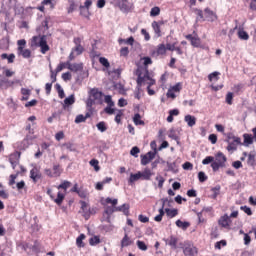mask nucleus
<instances>
[{
    "mask_svg": "<svg viewBox=\"0 0 256 256\" xmlns=\"http://www.w3.org/2000/svg\"><path fill=\"white\" fill-rule=\"evenodd\" d=\"M229 223H231V218L227 214L221 216L218 220V225H220V227H223L224 229H227L230 226Z\"/></svg>",
    "mask_w": 256,
    "mask_h": 256,
    "instance_id": "nucleus-14",
    "label": "nucleus"
},
{
    "mask_svg": "<svg viewBox=\"0 0 256 256\" xmlns=\"http://www.w3.org/2000/svg\"><path fill=\"white\" fill-rule=\"evenodd\" d=\"M162 207L158 210L159 215L154 217V221L157 223H161L163 221V216L165 215V203H173V200H169L168 198H162Z\"/></svg>",
    "mask_w": 256,
    "mask_h": 256,
    "instance_id": "nucleus-4",
    "label": "nucleus"
},
{
    "mask_svg": "<svg viewBox=\"0 0 256 256\" xmlns=\"http://www.w3.org/2000/svg\"><path fill=\"white\" fill-rule=\"evenodd\" d=\"M160 13H161V8L155 6L150 11V17H157L160 15Z\"/></svg>",
    "mask_w": 256,
    "mask_h": 256,
    "instance_id": "nucleus-45",
    "label": "nucleus"
},
{
    "mask_svg": "<svg viewBox=\"0 0 256 256\" xmlns=\"http://www.w3.org/2000/svg\"><path fill=\"white\" fill-rule=\"evenodd\" d=\"M72 51L76 53V55H81L83 51H85V49L83 48V46L78 45V46H75V48H73Z\"/></svg>",
    "mask_w": 256,
    "mask_h": 256,
    "instance_id": "nucleus-57",
    "label": "nucleus"
},
{
    "mask_svg": "<svg viewBox=\"0 0 256 256\" xmlns=\"http://www.w3.org/2000/svg\"><path fill=\"white\" fill-rule=\"evenodd\" d=\"M92 5H93L92 0H86L84 3V6L83 5L79 6L80 15H82V17L89 18V9L91 8Z\"/></svg>",
    "mask_w": 256,
    "mask_h": 256,
    "instance_id": "nucleus-5",
    "label": "nucleus"
},
{
    "mask_svg": "<svg viewBox=\"0 0 256 256\" xmlns=\"http://www.w3.org/2000/svg\"><path fill=\"white\" fill-rule=\"evenodd\" d=\"M184 121L185 123H187L188 127H195L197 123V118H195V116L188 114L184 117Z\"/></svg>",
    "mask_w": 256,
    "mask_h": 256,
    "instance_id": "nucleus-21",
    "label": "nucleus"
},
{
    "mask_svg": "<svg viewBox=\"0 0 256 256\" xmlns=\"http://www.w3.org/2000/svg\"><path fill=\"white\" fill-rule=\"evenodd\" d=\"M165 213L167 217H170V219H173V217H177V215H179V211L177 209L165 208Z\"/></svg>",
    "mask_w": 256,
    "mask_h": 256,
    "instance_id": "nucleus-30",
    "label": "nucleus"
},
{
    "mask_svg": "<svg viewBox=\"0 0 256 256\" xmlns=\"http://www.w3.org/2000/svg\"><path fill=\"white\" fill-rule=\"evenodd\" d=\"M66 67H67V69H69V71H72L73 73L83 71V63H73L72 64L70 61H67Z\"/></svg>",
    "mask_w": 256,
    "mask_h": 256,
    "instance_id": "nucleus-8",
    "label": "nucleus"
},
{
    "mask_svg": "<svg viewBox=\"0 0 256 256\" xmlns=\"http://www.w3.org/2000/svg\"><path fill=\"white\" fill-rule=\"evenodd\" d=\"M93 105H95V100L93 98L89 97L86 101L87 109L93 110Z\"/></svg>",
    "mask_w": 256,
    "mask_h": 256,
    "instance_id": "nucleus-56",
    "label": "nucleus"
},
{
    "mask_svg": "<svg viewBox=\"0 0 256 256\" xmlns=\"http://www.w3.org/2000/svg\"><path fill=\"white\" fill-rule=\"evenodd\" d=\"M226 103L228 105H233V94L232 92H228L226 95Z\"/></svg>",
    "mask_w": 256,
    "mask_h": 256,
    "instance_id": "nucleus-60",
    "label": "nucleus"
},
{
    "mask_svg": "<svg viewBox=\"0 0 256 256\" xmlns=\"http://www.w3.org/2000/svg\"><path fill=\"white\" fill-rule=\"evenodd\" d=\"M242 155L244 157H248V159H247L248 167H255V165H256V152L255 151H251L250 153L243 152Z\"/></svg>",
    "mask_w": 256,
    "mask_h": 256,
    "instance_id": "nucleus-7",
    "label": "nucleus"
},
{
    "mask_svg": "<svg viewBox=\"0 0 256 256\" xmlns=\"http://www.w3.org/2000/svg\"><path fill=\"white\" fill-rule=\"evenodd\" d=\"M136 245H137L138 249H140V251H147V244H145V242L138 240L136 242Z\"/></svg>",
    "mask_w": 256,
    "mask_h": 256,
    "instance_id": "nucleus-52",
    "label": "nucleus"
},
{
    "mask_svg": "<svg viewBox=\"0 0 256 256\" xmlns=\"http://www.w3.org/2000/svg\"><path fill=\"white\" fill-rule=\"evenodd\" d=\"M139 153H141V150L137 146L132 147L130 150V155H132V157H139Z\"/></svg>",
    "mask_w": 256,
    "mask_h": 256,
    "instance_id": "nucleus-47",
    "label": "nucleus"
},
{
    "mask_svg": "<svg viewBox=\"0 0 256 256\" xmlns=\"http://www.w3.org/2000/svg\"><path fill=\"white\" fill-rule=\"evenodd\" d=\"M18 55H21L24 59L31 58V50L18 47Z\"/></svg>",
    "mask_w": 256,
    "mask_h": 256,
    "instance_id": "nucleus-22",
    "label": "nucleus"
},
{
    "mask_svg": "<svg viewBox=\"0 0 256 256\" xmlns=\"http://www.w3.org/2000/svg\"><path fill=\"white\" fill-rule=\"evenodd\" d=\"M141 179V171L137 172L136 174L131 173L128 179L129 185H133L135 181H139Z\"/></svg>",
    "mask_w": 256,
    "mask_h": 256,
    "instance_id": "nucleus-25",
    "label": "nucleus"
},
{
    "mask_svg": "<svg viewBox=\"0 0 256 256\" xmlns=\"http://www.w3.org/2000/svg\"><path fill=\"white\" fill-rule=\"evenodd\" d=\"M222 247H226L227 246V241L226 240H221L215 243V249H221Z\"/></svg>",
    "mask_w": 256,
    "mask_h": 256,
    "instance_id": "nucleus-59",
    "label": "nucleus"
},
{
    "mask_svg": "<svg viewBox=\"0 0 256 256\" xmlns=\"http://www.w3.org/2000/svg\"><path fill=\"white\" fill-rule=\"evenodd\" d=\"M129 209H131V206L127 203H124L121 206H116V212L123 213L126 217H129Z\"/></svg>",
    "mask_w": 256,
    "mask_h": 256,
    "instance_id": "nucleus-17",
    "label": "nucleus"
},
{
    "mask_svg": "<svg viewBox=\"0 0 256 256\" xmlns=\"http://www.w3.org/2000/svg\"><path fill=\"white\" fill-rule=\"evenodd\" d=\"M99 63L105 67V69H109L111 67V63H109V60L105 57H100L99 58Z\"/></svg>",
    "mask_w": 256,
    "mask_h": 256,
    "instance_id": "nucleus-42",
    "label": "nucleus"
},
{
    "mask_svg": "<svg viewBox=\"0 0 256 256\" xmlns=\"http://www.w3.org/2000/svg\"><path fill=\"white\" fill-rule=\"evenodd\" d=\"M215 161V157L213 156H207L203 161H202V164L203 165H209L210 163H214Z\"/></svg>",
    "mask_w": 256,
    "mask_h": 256,
    "instance_id": "nucleus-54",
    "label": "nucleus"
},
{
    "mask_svg": "<svg viewBox=\"0 0 256 256\" xmlns=\"http://www.w3.org/2000/svg\"><path fill=\"white\" fill-rule=\"evenodd\" d=\"M176 225L179 227V229H183V231H186V229H189L191 224L189 222H183L181 220H177Z\"/></svg>",
    "mask_w": 256,
    "mask_h": 256,
    "instance_id": "nucleus-34",
    "label": "nucleus"
},
{
    "mask_svg": "<svg viewBox=\"0 0 256 256\" xmlns=\"http://www.w3.org/2000/svg\"><path fill=\"white\" fill-rule=\"evenodd\" d=\"M115 89H117V91L120 93V95H126L127 94V90H125V85H123L122 83H116L114 85Z\"/></svg>",
    "mask_w": 256,
    "mask_h": 256,
    "instance_id": "nucleus-35",
    "label": "nucleus"
},
{
    "mask_svg": "<svg viewBox=\"0 0 256 256\" xmlns=\"http://www.w3.org/2000/svg\"><path fill=\"white\" fill-rule=\"evenodd\" d=\"M39 43H41V36H34L31 39V47H39Z\"/></svg>",
    "mask_w": 256,
    "mask_h": 256,
    "instance_id": "nucleus-44",
    "label": "nucleus"
},
{
    "mask_svg": "<svg viewBox=\"0 0 256 256\" xmlns=\"http://www.w3.org/2000/svg\"><path fill=\"white\" fill-rule=\"evenodd\" d=\"M90 165L92 167H94L95 171H99L100 168H99V161L98 160L92 159L90 161Z\"/></svg>",
    "mask_w": 256,
    "mask_h": 256,
    "instance_id": "nucleus-63",
    "label": "nucleus"
},
{
    "mask_svg": "<svg viewBox=\"0 0 256 256\" xmlns=\"http://www.w3.org/2000/svg\"><path fill=\"white\" fill-rule=\"evenodd\" d=\"M204 17L206 21H210L211 23H213V21H217V14L209 8H205Z\"/></svg>",
    "mask_w": 256,
    "mask_h": 256,
    "instance_id": "nucleus-11",
    "label": "nucleus"
},
{
    "mask_svg": "<svg viewBox=\"0 0 256 256\" xmlns=\"http://www.w3.org/2000/svg\"><path fill=\"white\" fill-rule=\"evenodd\" d=\"M136 75H137V87H143V85H145V83H147L150 79L151 76L149 75V70L145 69L144 70V75L143 72L141 71V69H137L136 70Z\"/></svg>",
    "mask_w": 256,
    "mask_h": 256,
    "instance_id": "nucleus-2",
    "label": "nucleus"
},
{
    "mask_svg": "<svg viewBox=\"0 0 256 256\" xmlns=\"http://www.w3.org/2000/svg\"><path fill=\"white\" fill-rule=\"evenodd\" d=\"M90 97H93L94 101H97L98 103H103V92L99 91L97 88H92L89 92Z\"/></svg>",
    "mask_w": 256,
    "mask_h": 256,
    "instance_id": "nucleus-6",
    "label": "nucleus"
},
{
    "mask_svg": "<svg viewBox=\"0 0 256 256\" xmlns=\"http://www.w3.org/2000/svg\"><path fill=\"white\" fill-rule=\"evenodd\" d=\"M241 211H244V213H246V215H253V211H251V209L248 206H241L240 207Z\"/></svg>",
    "mask_w": 256,
    "mask_h": 256,
    "instance_id": "nucleus-62",
    "label": "nucleus"
},
{
    "mask_svg": "<svg viewBox=\"0 0 256 256\" xmlns=\"http://www.w3.org/2000/svg\"><path fill=\"white\" fill-rule=\"evenodd\" d=\"M183 253L186 256H195L197 255V248L195 246H185L183 249Z\"/></svg>",
    "mask_w": 256,
    "mask_h": 256,
    "instance_id": "nucleus-18",
    "label": "nucleus"
},
{
    "mask_svg": "<svg viewBox=\"0 0 256 256\" xmlns=\"http://www.w3.org/2000/svg\"><path fill=\"white\" fill-rule=\"evenodd\" d=\"M140 175L141 179H143L144 181H149L153 173H151V170L149 168H146L143 172H140Z\"/></svg>",
    "mask_w": 256,
    "mask_h": 256,
    "instance_id": "nucleus-26",
    "label": "nucleus"
},
{
    "mask_svg": "<svg viewBox=\"0 0 256 256\" xmlns=\"http://www.w3.org/2000/svg\"><path fill=\"white\" fill-rule=\"evenodd\" d=\"M243 137H244L245 147H249V145H253V139H255L253 138V135L245 133L243 134Z\"/></svg>",
    "mask_w": 256,
    "mask_h": 256,
    "instance_id": "nucleus-27",
    "label": "nucleus"
},
{
    "mask_svg": "<svg viewBox=\"0 0 256 256\" xmlns=\"http://www.w3.org/2000/svg\"><path fill=\"white\" fill-rule=\"evenodd\" d=\"M80 205L83 213H85L84 217L87 219V217H89V213L87 212V202L82 200L80 201Z\"/></svg>",
    "mask_w": 256,
    "mask_h": 256,
    "instance_id": "nucleus-50",
    "label": "nucleus"
},
{
    "mask_svg": "<svg viewBox=\"0 0 256 256\" xmlns=\"http://www.w3.org/2000/svg\"><path fill=\"white\" fill-rule=\"evenodd\" d=\"M77 195L81 198V199H86L87 198V190L83 189V188H79Z\"/></svg>",
    "mask_w": 256,
    "mask_h": 256,
    "instance_id": "nucleus-55",
    "label": "nucleus"
},
{
    "mask_svg": "<svg viewBox=\"0 0 256 256\" xmlns=\"http://www.w3.org/2000/svg\"><path fill=\"white\" fill-rule=\"evenodd\" d=\"M61 173H63V170L61 169V165L54 164L53 165V175L54 177H61Z\"/></svg>",
    "mask_w": 256,
    "mask_h": 256,
    "instance_id": "nucleus-31",
    "label": "nucleus"
},
{
    "mask_svg": "<svg viewBox=\"0 0 256 256\" xmlns=\"http://www.w3.org/2000/svg\"><path fill=\"white\" fill-rule=\"evenodd\" d=\"M142 60L144 61V67L153 64V60H151V57L149 56L143 57Z\"/></svg>",
    "mask_w": 256,
    "mask_h": 256,
    "instance_id": "nucleus-61",
    "label": "nucleus"
},
{
    "mask_svg": "<svg viewBox=\"0 0 256 256\" xmlns=\"http://www.w3.org/2000/svg\"><path fill=\"white\" fill-rule=\"evenodd\" d=\"M155 155H157V148H154V151H149L145 155H141V165H149L155 159Z\"/></svg>",
    "mask_w": 256,
    "mask_h": 256,
    "instance_id": "nucleus-3",
    "label": "nucleus"
},
{
    "mask_svg": "<svg viewBox=\"0 0 256 256\" xmlns=\"http://www.w3.org/2000/svg\"><path fill=\"white\" fill-rule=\"evenodd\" d=\"M118 7L120 11H123V13H129V11L131 10L128 0H118Z\"/></svg>",
    "mask_w": 256,
    "mask_h": 256,
    "instance_id": "nucleus-15",
    "label": "nucleus"
},
{
    "mask_svg": "<svg viewBox=\"0 0 256 256\" xmlns=\"http://www.w3.org/2000/svg\"><path fill=\"white\" fill-rule=\"evenodd\" d=\"M166 245H169L171 249H177V243H179V239L175 236H170L168 239H165Z\"/></svg>",
    "mask_w": 256,
    "mask_h": 256,
    "instance_id": "nucleus-16",
    "label": "nucleus"
},
{
    "mask_svg": "<svg viewBox=\"0 0 256 256\" xmlns=\"http://www.w3.org/2000/svg\"><path fill=\"white\" fill-rule=\"evenodd\" d=\"M96 127L101 133H105V131H107V124L105 123V121L99 122L98 124H96Z\"/></svg>",
    "mask_w": 256,
    "mask_h": 256,
    "instance_id": "nucleus-40",
    "label": "nucleus"
},
{
    "mask_svg": "<svg viewBox=\"0 0 256 256\" xmlns=\"http://www.w3.org/2000/svg\"><path fill=\"white\" fill-rule=\"evenodd\" d=\"M156 53L157 55H165V53H167V47H165V44H159Z\"/></svg>",
    "mask_w": 256,
    "mask_h": 256,
    "instance_id": "nucleus-39",
    "label": "nucleus"
},
{
    "mask_svg": "<svg viewBox=\"0 0 256 256\" xmlns=\"http://www.w3.org/2000/svg\"><path fill=\"white\" fill-rule=\"evenodd\" d=\"M219 75H221V73L213 72L208 75V79H209V81H213V79H215V81H219Z\"/></svg>",
    "mask_w": 256,
    "mask_h": 256,
    "instance_id": "nucleus-53",
    "label": "nucleus"
},
{
    "mask_svg": "<svg viewBox=\"0 0 256 256\" xmlns=\"http://www.w3.org/2000/svg\"><path fill=\"white\" fill-rule=\"evenodd\" d=\"M133 122L135 125H145V121L141 120V114L139 113L134 115Z\"/></svg>",
    "mask_w": 256,
    "mask_h": 256,
    "instance_id": "nucleus-36",
    "label": "nucleus"
},
{
    "mask_svg": "<svg viewBox=\"0 0 256 256\" xmlns=\"http://www.w3.org/2000/svg\"><path fill=\"white\" fill-rule=\"evenodd\" d=\"M86 121H87V117H85V115H83V114H79L75 118V123L76 124L85 123Z\"/></svg>",
    "mask_w": 256,
    "mask_h": 256,
    "instance_id": "nucleus-48",
    "label": "nucleus"
},
{
    "mask_svg": "<svg viewBox=\"0 0 256 256\" xmlns=\"http://www.w3.org/2000/svg\"><path fill=\"white\" fill-rule=\"evenodd\" d=\"M20 157H21V153H19V152H16V153L10 155L9 163L11 164L12 169H15V167H17L19 165Z\"/></svg>",
    "mask_w": 256,
    "mask_h": 256,
    "instance_id": "nucleus-13",
    "label": "nucleus"
},
{
    "mask_svg": "<svg viewBox=\"0 0 256 256\" xmlns=\"http://www.w3.org/2000/svg\"><path fill=\"white\" fill-rule=\"evenodd\" d=\"M198 179H199L200 183H205V181H207V175L205 174V172H203V171L199 172Z\"/></svg>",
    "mask_w": 256,
    "mask_h": 256,
    "instance_id": "nucleus-58",
    "label": "nucleus"
},
{
    "mask_svg": "<svg viewBox=\"0 0 256 256\" xmlns=\"http://www.w3.org/2000/svg\"><path fill=\"white\" fill-rule=\"evenodd\" d=\"M238 37L242 41H249V34L245 30H243V29H239L238 30Z\"/></svg>",
    "mask_w": 256,
    "mask_h": 256,
    "instance_id": "nucleus-32",
    "label": "nucleus"
},
{
    "mask_svg": "<svg viewBox=\"0 0 256 256\" xmlns=\"http://www.w3.org/2000/svg\"><path fill=\"white\" fill-rule=\"evenodd\" d=\"M83 239H85V234H80L78 238L76 239V245L80 249L85 247V243H83Z\"/></svg>",
    "mask_w": 256,
    "mask_h": 256,
    "instance_id": "nucleus-38",
    "label": "nucleus"
},
{
    "mask_svg": "<svg viewBox=\"0 0 256 256\" xmlns=\"http://www.w3.org/2000/svg\"><path fill=\"white\" fill-rule=\"evenodd\" d=\"M104 112L107 113V115H114L115 114V109L112 108V106H107L104 109Z\"/></svg>",
    "mask_w": 256,
    "mask_h": 256,
    "instance_id": "nucleus-64",
    "label": "nucleus"
},
{
    "mask_svg": "<svg viewBox=\"0 0 256 256\" xmlns=\"http://www.w3.org/2000/svg\"><path fill=\"white\" fill-rule=\"evenodd\" d=\"M194 13H196V15H197L196 21H205V16L203 15V10L195 8Z\"/></svg>",
    "mask_w": 256,
    "mask_h": 256,
    "instance_id": "nucleus-37",
    "label": "nucleus"
},
{
    "mask_svg": "<svg viewBox=\"0 0 256 256\" xmlns=\"http://www.w3.org/2000/svg\"><path fill=\"white\" fill-rule=\"evenodd\" d=\"M226 163L227 156H225L223 152H218L214 157V163L211 164L212 171H214V173H217L219 169L225 167Z\"/></svg>",
    "mask_w": 256,
    "mask_h": 256,
    "instance_id": "nucleus-1",
    "label": "nucleus"
},
{
    "mask_svg": "<svg viewBox=\"0 0 256 256\" xmlns=\"http://www.w3.org/2000/svg\"><path fill=\"white\" fill-rule=\"evenodd\" d=\"M161 25H163V21H153L152 22V28L154 30L155 35H157V37H161Z\"/></svg>",
    "mask_w": 256,
    "mask_h": 256,
    "instance_id": "nucleus-20",
    "label": "nucleus"
},
{
    "mask_svg": "<svg viewBox=\"0 0 256 256\" xmlns=\"http://www.w3.org/2000/svg\"><path fill=\"white\" fill-rule=\"evenodd\" d=\"M41 177H42L41 171L39 170V168H37V166H34L30 170V179H32L33 183H37V181H39Z\"/></svg>",
    "mask_w": 256,
    "mask_h": 256,
    "instance_id": "nucleus-10",
    "label": "nucleus"
},
{
    "mask_svg": "<svg viewBox=\"0 0 256 256\" xmlns=\"http://www.w3.org/2000/svg\"><path fill=\"white\" fill-rule=\"evenodd\" d=\"M64 199H65V194L58 192L57 198L54 197V199L52 201H54V203H56V205H61L63 203Z\"/></svg>",
    "mask_w": 256,
    "mask_h": 256,
    "instance_id": "nucleus-33",
    "label": "nucleus"
},
{
    "mask_svg": "<svg viewBox=\"0 0 256 256\" xmlns=\"http://www.w3.org/2000/svg\"><path fill=\"white\" fill-rule=\"evenodd\" d=\"M117 206H106L104 209V213H103V217H105V215H113V213L117 212Z\"/></svg>",
    "mask_w": 256,
    "mask_h": 256,
    "instance_id": "nucleus-28",
    "label": "nucleus"
},
{
    "mask_svg": "<svg viewBox=\"0 0 256 256\" xmlns=\"http://www.w3.org/2000/svg\"><path fill=\"white\" fill-rule=\"evenodd\" d=\"M186 39L191 42L192 47H200L201 45V39H199L198 37H194L191 34H188L186 36Z\"/></svg>",
    "mask_w": 256,
    "mask_h": 256,
    "instance_id": "nucleus-19",
    "label": "nucleus"
},
{
    "mask_svg": "<svg viewBox=\"0 0 256 256\" xmlns=\"http://www.w3.org/2000/svg\"><path fill=\"white\" fill-rule=\"evenodd\" d=\"M89 243L91 246L99 245V243H101V239L99 238V236H94L90 238Z\"/></svg>",
    "mask_w": 256,
    "mask_h": 256,
    "instance_id": "nucleus-49",
    "label": "nucleus"
},
{
    "mask_svg": "<svg viewBox=\"0 0 256 256\" xmlns=\"http://www.w3.org/2000/svg\"><path fill=\"white\" fill-rule=\"evenodd\" d=\"M213 194L211 195V199H217L221 193V185H216L215 187L211 188Z\"/></svg>",
    "mask_w": 256,
    "mask_h": 256,
    "instance_id": "nucleus-29",
    "label": "nucleus"
},
{
    "mask_svg": "<svg viewBox=\"0 0 256 256\" xmlns=\"http://www.w3.org/2000/svg\"><path fill=\"white\" fill-rule=\"evenodd\" d=\"M62 146L65 147L68 151L75 152L77 151V148L75 147V144L73 142H66Z\"/></svg>",
    "mask_w": 256,
    "mask_h": 256,
    "instance_id": "nucleus-41",
    "label": "nucleus"
},
{
    "mask_svg": "<svg viewBox=\"0 0 256 256\" xmlns=\"http://www.w3.org/2000/svg\"><path fill=\"white\" fill-rule=\"evenodd\" d=\"M129 245H133V240H131V238H129V235L125 233L124 237L121 240V247L123 249L124 247H129Z\"/></svg>",
    "mask_w": 256,
    "mask_h": 256,
    "instance_id": "nucleus-23",
    "label": "nucleus"
},
{
    "mask_svg": "<svg viewBox=\"0 0 256 256\" xmlns=\"http://www.w3.org/2000/svg\"><path fill=\"white\" fill-rule=\"evenodd\" d=\"M21 175L20 171H17L16 174L10 175V180L8 182V185L13 186L15 185V180Z\"/></svg>",
    "mask_w": 256,
    "mask_h": 256,
    "instance_id": "nucleus-43",
    "label": "nucleus"
},
{
    "mask_svg": "<svg viewBox=\"0 0 256 256\" xmlns=\"http://www.w3.org/2000/svg\"><path fill=\"white\" fill-rule=\"evenodd\" d=\"M104 101L109 107H115V102H113V98H111V95H106Z\"/></svg>",
    "mask_w": 256,
    "mask_h": 256,
    "instance_id": "nucleus-51",
    "label": "nucleus"
},
{
    "mask_svg": "<svg viewBox=\"0 0 256 256\" xmlns=\"http://www.w3.org/2000/svg\"><path fill=\"white\" fill-rule=\"evenodd\" d=\"M241 145V138H234V140H231L228 142L227 151H237V146Z\"/></svg>",
    "mask_w": 256,
    "mask_h": 256,
    "instance_id": "nucleus-12",
    "label": "nucleus"
},
{
    "mask_svg": "<svg viewBox=\"0 0 256 256\" xmlns=\"http://www.w3.org/2000/svg\"><path fill=\"white\" fill-rule=\"evenodd\" d=\"M69 187H71V182L70 181H63L59 186L58 189H64V191H67V189H69Z\"/></svg>",
    "mask_w": 256,
    "mask_h": 256,
    "instance_id": "nucleus-46",
    "label": "nucleus"
},
{
    "mask_svg": "<svg viewBox=\"0 0 256 256\" xmlns=\"http://www.w3.org/2000/svg\"><path fill=\"white\" fill-rule=\"evenodd\" d=\"M75 103V94H71L69 97L64 99L63 109H67L69 105H73Z\"/></svg>",
    "mask_w": 256,
    "mask_h": 256,
    "instance_id": "nucleus-24",
    "label": "nucleus"
},
{
    "mask_svg": "<svg viewBox=\"0 0 256 256\" xmlns=\"http://www.w3.org/2000/svg\"><path fill=\"white\" fill-rule=\"evenodd\" d=\"M40 47V51L42 53V55H45V53H47V51H49L50 47L49 44H47V35H42L41 36V40L39 42V46Z\"/></svg>",
    "mask_w": 256,
    "mask_h": 256,
    "instance_id": "nucleus-9",
    "label": "nucleus"
}]
</instances>
